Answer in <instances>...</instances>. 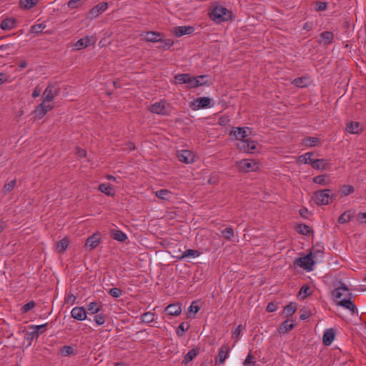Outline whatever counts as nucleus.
<instances>
[{
  "label": "nucleus",
  "instance_id": "f257e3e1",
  "mask_svg": "<svg viewBox=\"0 0 366 366\" xmlns=\"http://www.w3.org/2000/svg\"><path fill=\"white\" fill-rule=\"evenodd\" d=\"M249 129L247 127H235L230 133L231 137L238 141L237 147L238 149L248 153H253L259 151V145L255 141L251 140L249 137Z\"/></svg>",
  "mask_w": 366,
  "mask_h": 366
},
{
  "label": "nucleus",
  "instance_id": "f03ea898",
  "mask_svg": "<svg viewBox=\"0 0 366 366\" xmlns=\"http://www.w3.org/2000/svg\"><path fill=\"white\" fill-rule=\"evenodd\" d=\"M332 296L335 302L354 314L357 309L355 305L351 302V293L349 289L345 286H341L332 292Z\"/></svg>",
  "mask_w": 366,
  "mask_h": 366
},
{
  "label": "nucleus",
  "instance_id": "7ed1b4c3",
  "mask_svg": "<svg viewBox=\"0 0 366 366\" xmlns=\"http://www.w3.org/2000/svg\"><path fill=\"white\" fill-rule=\"evenodd\" d=\"M210 16L212 20L219 23L231 19L232 12L225 7L215 4L213 5V9L210 13Z\"/></svg>",
  "mask_w": 366,
  "mask_h": 366
},
{
  "label": "nucleus",
  "instance_id": "20e7f679",
  "mask_svg": "<svg viewBox=\"0 0 366 366\" xmlns=\"http://www.w3.org/2000/svg\"><path fill=\"white\" fill-rule=\"evenodd\" d=\"M151 112L159 115H169L173 110L170 104L165 101H159L151 104L148 109Z\"/></svg>",
  "mask_w": 366,
  "mask_h": 366
},
{
  "label": "nucleus",
  "instance_id": "39448f33",
  "mask_svg": "<svg viewBox=\"0 0 366 366\" xmlns=\"http://www.w3.org/2000/svg\"><path fill=\"white\" fill-rule=\"evenodd\" d=\"M236 165L238 169L242 172H255L259 169V164L252 159H242L237 162Z\"/></svg>",
  "mask_w": 366,
  "mask_h": 366
},
{
  "label": "nucleus",
  "instance_id": "423d86ee",
  "mask_svg": "<svg viewBox=\"0 0 366 366\" xmlns=\"http://www.w3.org/2000/svg\"><path fill=\"white\" fill-rule=\"evenodd\" d=\"M332 198L330 189H323L316 192L313 195V199L317 204H328Z\"/></svg>",
  "mask_w": 366,
  "mask_h": 366
},
{
  "label": "nucleus",
  "instance_id": "0eeeda50",
  "mask_svg": "<svg viewBox=\"0 0 366 366\" xmlns=\"http://www.w3.org/2000/svg\"><path fill=\"white\" fill-rule=\"evenodd\" d=\"M52 109L53 104L42 101L41 103L39 104L34 110V118L35 119H41L49 111L51 110Z\"/></svg>",
  "mask_w": 366,
  "mask_h": 366
},
{
  "label": "nucleus",
  "instance_id": "6e6552de",
  "mask_svg": "<svg viewBox=\"0 0 366 366\" xmlns=\"http://www.w3.org/2000/svg\"><path fill=\"white\" fill-rule=\"evenodd\" d=\"M295 264L303 269L310 271L312 269V267L315 264L313 254L310 253L305 257L297 259Z\"/></svg>",
  "mask_w": 366,
  "mask_h": 366
},
{
  "label": "nucleus",
  "instance_id": "1a4fd4ad",
  "mask_svg": "<svg viewBox=\"0 0 366 366\" xmlns=\"http://www.w3.org/2000/svg\"><path fill=\"white\" fill-rule=\"evenodd\" d=\"M59 94V88L56 84H49L42 94V101L50 103Z\"/></svg>",
  "mask_w": 366,
  "mask_h": 366
},
{
  "label": "nucleus",
  "instance_id": "9d476101",
  "mask_svg": "<svg viewBox=\"0 0 366 366\" xmlns=\"http://www.w3.org/2000/svg\"><path fill=\"white\" fill-rule=\"evenodd\" d=\"M177 157L181 162L190 164L195 161L196 155L189 150H182L177 153Z\"/></svg>",
  "mask_w": 366,
  "mask_h": 366
},
{
  "label": "nucleus",
  "instance_id": "9b49d317",
  "mask_svg": "<svg viewBox=\"0 0 366 366\" xmlns=\"http://www.w3.org/2000/svg\"><path fill=\"white\" fill-rule=\"evenodd\" d=\"M211 99L209 97H200L194 99L190 107L192 109H199L207 107H210Z\"/></svg>",
  "mask_w": 366,
  "mask_h": 366
},
{
  "label": "nucleus",
  "instance_id": "f8f14e48",
  "mask_svg": "<svg viewBox=\"0 0 366 366\" xmlns=\"http://www.w3.org/2000/svg\"><path fill=\"white\" fill-rule=\"evenodd\" d=\"M230 352V347L228 345H223L219 350V353L216 357L215 363L216 364H223L225 360L227 358L229 353Z\"/></svg>",
  "mask_w": 366,
  "mask_h": 366
},
{
  "label": "nucleus",
  "instance_id": "ddd939ff",
  "mask_svg": "<svg viewBox=\"0 0 366 366\" xmlns=\"http://www.w3.org/2000/svg\"><path fill=\"white\" fill-rule=\"evenodd\" d=\"M101 242V235L99 233H95L89 237L85 243V247L89 250L96 248Z\"/></svg>",
  "mask_w": 366,
  "mask_h": 366
},
{
  "label": "nucleus",
  "instance_id": "4468645a",
  "mask_svg": "<svg viewBox=\"0 0 366 366\" xmlns=\"http://www.w3.org/2000/svg\"><path fill=\"white\" fill-rule=\"evenodd\" d=\"M95 43V39L92 36H86L84 38L80 39L78 40L74 44V47L76 50H80L84 48L89 46V45L94 44Z\"/></svg>",
  "mask_w": 366,
  "mask_h": 366
},
{
  "label": "nucleus",
  "instance_id": "2eb2a0df",
  "mask_svg": "<svg viewBox=\"0 0 366 366\" xmlns=\"http://www.w3.org/2000/svg\"><path fill=\"white\" fill-rule=\"evenodd\" d=\"M71 317L77 320L82 321L86 318V312L82 307H75L71 311Z\"/></svg>",
  "mask_w": 366,
  "mask_h": 366
},
{
  "label": "nucleus",
  "instance_id": "dca6fc26",
  "mask_svg": "<svg viewBox=\"0 0 366 366\" xmlns=\"http://www.w3.org/2000/svg\"><path fill=\"white\" fill-rule=\"evenodd\" d=\"M207 79V76H191L189 75V81L187 83V87L189 88H194L199 86H202L206 84L205 81H199V79Z\"/></svg>",
  "mask_w": 366,
  "mask_h": 366
},
{
  "label": "nucleus",
  "instance_id": "f3484780",
  "mask_svg": "<svg viewBox=\"0 0 366 366\" xmlns=\"http://www.w3.org/2000/svg\"><path fill=\"white\" fill-rule=\"evenodd\" d=\"M108 7V4L106 2H102L98 5L92 8L89 11L91 18L98 17L103 11H104Z\"/></svg>",
  "mask_w": 366,
  "mask_h": 366
},
{
  "label": "nucleus",
  "instance_id": "a211bd4d",
  "mask_svg": "<svg viewBox=\"0 0 366 366\" xmlns=\"http://www.w3.org/2000/svg\"><path fill=\"white\" fill-rule=\"evenodd\" d=\"M194 31V27L190 26H177L173 29V33L177 36H181L185 34H190Z\"/></svg>",
  "mask_w": 366,
  "mask_h": 366
},
{
  "label": "nucleus",
  "instance_id": "6ab92c4d",
  "mask_svg": "<svg viewBox=\"0 0 366 366\" xmlns=\"http://www.w3.org/2000/svg\"><path fill=\"white\" fill-rule=\"evenodd\" d=\"M165 311L169 315L178 316L182 312V307H181L180 303H179V302L174 303V304H170L166 307Z\"/></svg>",
  "mask_w": 366,
  "mask_h": 366
},
{
  "label": "nucleus",
  "instance_id": "aec40b11",
  "mask_svg": "<svg viewBox=\"0 0 366 366\" xmlns=\"http://www.w3.org/2000/svg\"><path fill=\"white\" fill-rule=\"evenodd\" d=\"M335 334L333 329H327L325 330L322 337L323 344L327 346L330 345L335 339Z\"/></svg>",
  "mask_w": 366,
  "mask_h": 366
},
{
  "label": "nucleus",
  "instance_id": "412c9836",
  "mask_svg": "<svg viewBox=\"0 0 366 366\" xmlns=\"http://www.w3.org/2000/svg\"><path fill=\"white\" fill-rule=\"evenodd\" d=\"M162 34L155 31H148L145 34L144 39L147 41L157 42L162 41Z\"/></svg>",
  "mask_w": 366,
  "mask_h": 366
},
{
  "label": "nucleus",
  "instance_id": "4be33fe9",
  "mask_svg": "<svg viewBox=\"0 0 366 366\" xmlns=\"http://www.w3.org/2000/svg\"><path fill=\"white\" fill-rule=\"evenodd\" d=\"M328 162L325 159H316L312 162V167L318 170H325L327 169Z\"/></svg>",
  "mask_w": 366,
  "mask_h": 366
},
{
  "label": "nucleus",
  "instance_id": "5701e85b",
  "mask_svg": "<svg viewBox=\"0 0 366 366\" xmlns=\"http://www.w3.org/2000/svg\"><path fill=\"white\" fill-rule=\"evenodd\" d=\"M346 129L351 134H359L362 132V128L359 122H351L347 124Z\"/></svg>",
  "mask_w": 366,
  "mask_h": 366
},
{
  "label": "nucleus",
  "instance_id": "b1692460",
  "mask_svg": "<svg viewBox=\"0 0 366 366\" xmlns=\"http://www.w3.org/2000/svg\"><path fill=\"white\" fill-rule=\"evenodd\" d=\"M313 153L312 152H307L303 155H301L298 157L297 162L299 163L302 164H308L311 166L312 165V162L315 159L312 158Z\"/></svg>",
  "mask_w": 366,
  "mask_h": 366
},
{
  "label": "nucleus",
  "instance_id": "393cba45",
  "mask_svg": "<svg viewBox=\"0 0 366 366\" xmlns=\"http://www.w3.org/2000/svg\"><path fill=\"white\" fill-rule=\"evenodd\" d=\"M155 195L162 200L169 201L172 198V192L168 189H160L154 192Z\"/></svg>",
  "mask_w": 366,
  "mask_h": 366
},
{
  "label": "nucleus",
  "instance_id": "a878e982",
  "mask_svg": "<svg viewBox=\"0 0 366 366\" xmlns=\"http://www.w3.org/2000/svg\"><path fill=\"white\" fill-rule=\"evenodd\" d=\"M294 327V325L292 322H291L290 320H286L283 322L281 325L278 328V332L280 334H285L290 331Z\"/></svg>",
  "mask_w": 366,
  "mask_h": 366
},
{
  "label": "nucleus",
  "instance_id": "bb28decb",
  "mask_svg": "<svg viewBox=\"0 0 366 366\" xmlns=\"http://www.w3.org/2000/svg\"><path fill=\"white\" fill-rule=\"evenodd\" d=\"M69 244V240L65 237L59 241L56 244V250L57 252L61 253L64 252Z\"/></svg>",
  "mask_w": 366,
  "mask_h": 366
},
{
  "label": "nucleus",
  "instance_id": "cd10ccee",
  "mask_svg": "<svg viewBox=\"0 0 366 366\" xmlns=\"http://www.w3.org/2000/svg\"><path fill=\"white\" fill-rule=\"evenodd\" d=\"M199 254L200 253L198 250L189 249L184 252L179 257V259H182L187 257L194 258L199 256Z\"/></svg>",
  "mask_w": 366,
  "mask_h": 366
},
{
  "label": "nucleus",
  "instance_id": "c85d7f7f",
  "mask_svg": "<svg viewBox=\"0 0 366 366\" xmlns=\"http://www.w3.org/2000/svg\"><path fill=\"white\" fill-rule=\"evenodd\" d=\"M12 44H4L0 46V56H5L14 54Z\"/></svg>",
  "mask_w": 366,
  "mask_h": 366
},
{
  "label": "nucleus",
  "instance_id": "c756f323",
  "mask_svg": "<svg viewBox=\"0 0 366 366\" xmlns=\"http://www.w3.org/2000/svg\"><path fill=\"white\" fill-rule=\"evenodd\" d=\"M334 35L330 31H324L320 34L321 42L325 44H330L332 41Z\"/></svg>",
  "mask_w": 366,
  "mask_h": 366
},
{
  "label": "nucleus",
  "instance_id": "7c9ffc66",
  "mask_svg": "<svg viewBox=\"0 0 366 366\" xmlns=\"http://www.w3.org/2000/svg\"><path fill=\"white\" fill-rule=\"evenodd\" d=\"M199 350L198 348H194L189 350L184 357V360H183V363H188L192 361L199 353Z\"/></svg>",
  "mask_w": 366,
  "mask_h": 366
},
{
  "label": "nucleus",
  "instance_id": "2f4dec72",
  "mask_svg": "<svg viewBox=\"0 0 366 366\" xmlns=\"http://www.w3.org/2000/svg\"><path fill=\"white\" fill-rule=\"evenodd\" d=\"M99 191L104 193L107 196H113L114 194L113 188L110 185L107 184H101L99 186Z\"/></svg>",
  "mask_w": 366,
  "mask_h": 366
},
{
  "label": "nucleus",
  "instance_id": "473e14b6",
  "mask_svg": "<svg viewBox=\"0 0 366 366\" xmlns=\"http://www.w3.org/2000/svg\"><path fill=\"white\" fill-rule=\"evenodd\" d=\"M292 84L295 85L297 87L302 88V87H305V86H307V84H309V80L306 77H300V78L295 79L292 81Z\"/></svg>",
  "mask_w": 366,
  "mask_h": 366
},
{
  "label": "nucleus",
  "instance_id": "72a5a7b5",
  "mask_svg": "<svg viewBox=\"0 0 366 366\" xmlns=\"http://www.w3.org/2000/svg\"><path fill=\"white\" fill-rule=\"evenodd\" d=\"M313 182L321 185H327L329 184V179L326 174L316 176L313 178Z\"/></svg>",
  "mask_w": 366,
  "mask_h": 366
},
{
  "label": "nucleus",
  "instance_id": "f704fd0d",
  "mask_svg": "<svg viewBox=\"0 0 366 366\" xmlns=\"http://www.w3.org/2000/svg\"><path fill=\"white\" fill-rule=\"evenodd\" d=\"M39 0H20L21 7L29 9L35 6L38 3Z\"/></svg>",
  "mask_w": 366,
  "mask_h": 366
},
{
  "label": "nucleus",
  "instance_id": "c9c22d12",
  "mask_svg": "<svg viewBox=\"0 0 366 366\" xmlns=\"http://www.w3.org/2000/svg\"><path fill=\"white\" fill-rule=\"evenodd\" d=\"M296 230L301 234L308 235L311 232V229L306 224H300L296 226Z\"/></svg>",
  "mask_w": 366,
  "mask_h": 366
},
{
  "label": "nucleus",
  "instance_id": "e433bc0d",
  "mask_svg": "<svg viewBox=\"0 0 366 366\" xmlns=\"http://www.w3.org/2000/svg\"><path fill=\"white\" fill-rule=\"evenodd\" d=\"M112 234L113 238L117 241L124 242L127 239V235L120 230H112Z\"/></svg>",
  "mask_w": 366,
  "mask_h": 366
},
{
  "label": "nucleus",
  "instance_id": "4c0bfd02",
  "mask_svg": "<svg viewBox=\"0 0 366 366\" xmlns=\"http://www.w3.org/2000/svg\"><path fill=\"white\" fill-rule=\"evenodd\" d=\"M14 25V20H13L11 19H6L4 21H2L0 26L3 30H8V29L13 28Z\"/></svg>",
  "mask_w": 366,
  "mask_h": 366
},
{
  "label": "nucleus",
  "instance_id": "58836bf2",
  "mask_svg": "<svg viewBox=\"0 0 366 366\" xmlns=\"http://www.w3.org/2000/svg\"><path fill=\"white\" fill-rule=\"evenodd\" d=\"M189 74H182L177 75L174 77L176 84H186L189 81Z\"/></svg>",
  "mask_w": 366,
  "mask_h": 366
},
{
  "label": "nucleus",
  "instance_id": "ea45409f",
  "mask_svg": "<svg viewBox=\"0 0 366 366\" xmlns=\"http://www.w3.org/2000/svg\"><path fill=\"white\" fill-rule=\"evenodd\" d=\"M352 217V214L350 212H345L342 215H340L338 218V222L340 224H344L350 220Z\"/></svg>",
  "mask_w": 366,
  "mask_h": 366
},
{
  "label": "nucleus",
  "instance_id": "a19ab883",
  "mask_svg": "<svg viewBox=\"0 0 366 366\" xmlns=\"http://www.w3.org/2000/svg\"><path fill=\"white\" fill-rule=\"evenodd\" d=\"M199 310V307L197 305L196 302H193L190 305L188 311V316L189 317H194L195 314H197Z\"/></svg>",
  "mask_w": 366,
  "mask_h": 366
},
{
  "label": "nucleus",
  "instance_id": "79ce46f5",
  "mask_svg": "<svg viewBox=\"0 0 366 366\" xmlns=\"http://www.w3.org/2000/svg\"><path fill=\"white\" fill-rule=\"evenodd\" d=\"M319 139L317 137H307L303 140V144L308 147H314L319 142Z\"/></svg>",
  "mask_w": 366,
  "mask_h": 366
},
{
  "label": "nucleus",
  "instance_id": "37998d69",
  "mask_svg": "<svg viewBox=\"0 0 366 366\" xmlns=\"http://www.w3.org/2000/svg\"><path fill=\"white\" fill-rule=\"evenodd\" d=\"M297 308L295 305L290 304L285 307L284 313L287 317L292 316L296 311Z\"/></svg>",
  "mask_w": 366,
  "mask_h": 366
},
{
  "label": "nucleus",
  "instance_id": "c03bdc74",
  "mask_svg": "<svg viewBox=\"0 0 366 366\" xmlns=\"http://www.w3.org/2000/svg\"><path fill=\"white\" fill-rule=\"evenodd\" d=\"M101 306L99 305L97 302H90L88 305V310L92 314H97L100 311Z\"/></svg>",
  "mask_w": 366,
  "mask_h": 366
},
{
  "label": "nucleus",
  "instance_id": "a18cd8bd",
  "mask_svg": "<svg viewBox=\"0 0 366 366\" xmlns=\"http://www.w3.org/2000/svg\"><path fill=\"white\" fill-rule=\"evenodd\" d=\"M154 314L151 312H145L142 315V321L146 323L152 322L154 320Z\"/></svg>",
  "mask_w": 366,
  "mask_h": 366
},
{
  "label": "nucleus",
  "instance_id": "49530a36",
  "mask_svg": "<svg viewBox=\"0 0 366 366\" xmlns=\"http://www.w3.org/2000/svg\"><path fill=\"white\" fill-rule=\"evenodd\" d=\"M46 28V25L44 24H38L31 26V32L34 34L41 33Z\"/></svg>",
  "mask_w": 366,
  "mask_h": 366
},
{
  "label": "nucleus",
  "instance_id": "de8ad7c7",
  "mask_svg": "<svg viewBox=\"0 0 366 366\" xmlns=\"http://www.w3.org/2000/svg\"><path fill=\"white\" fill-rule=\"evenodd\" d=\"M254 357L249 352L244 361V366H255Z\"/></svg>",
  "mask_w": 366,
  "mask_h": 366
},
{
  "label": "nucleus",
  "instance_id": "09e8293b",
  "mask_svg": "<svg viewBox=\"0 0 366 366\" xmlns=\"http://www.w3.org/2000/svg\"><path fill=\"white\" fill-rule=\"evenodd\" d=\"M46 324L41 325H34L31 327V328L34 330L33 333L36 334L38 336L39 334L44 332V328L46 327Z\"/></svg>",
  "mask_w": 366,
  "mask_h": 366
},
{
  "label": "nucleus",
  "instance_id": "8fccbe9b",
  "mask_svg": "<svg viewBox=\"0 0 366 366\" xmlns=\"http://www.w3.org/2000/svg\"><path fill=\"white\" fill-rule=\"evenodd\" d=\"M74 352L73 348L71 346H64L61 347L60 352L62 356H67L72 354Z\"/></svg>",
  "mask_w": 366,
  "mask_h": 366
},
{
  "label": "nucleus",
  "instance_id": "3c124183",
  "mask_svg": "<svg viewBox=\"0 0 366 366\" xmlns=\"http://www.w3.org/2000/svg\"><path fill=\"white\" fill-rule=\"evenodd\" d=\"M222 233L224 237L227 239H230L234 235L233 229L231 227L224 229Z\"/></svg>",
  "mask_w": 366,
  "mask_h": 366
},
{
  "label": "nucleus",
  "instance_id": "603ef678",
  "mask_svg": "<svg viewBox=\"0 0 366 366\" xmlns=\"http://www.w3.org/2000/svg\"><path fill=\"white\" fill-rule=\"evenodd\" d=\"M15 185H16V180L10 181L9 182H8L7 184H6L4 185V192L5 193L11 192L15 187Z\"/></svg>",
  "mask_w": 366,
  "mask_h": 366
},
{
  "label": "nucleus",
  "instance_id": "864d4df0",
  "mask_svg": "<svg viewBox=\"0 0 366 366\" xmlns=\"http://www.w3.org/2000/svg\"><path fill=\"white\" fill-rule=\"evenodd\" d=\"M109 293L111 296L117 298L122 295V291L120 289L115 287L110 289Z\"/></svg>",
  "mask_w": 366,
  "mask_h": 366
},
{
  "label": "nucleus",
  "instance_id": "5fc2aeb1",
  "mask_svg": "<svg viewBox=\"0 0 366 366\" xmlns=\"http://www.w3.org/2000/svg\"><path fill=\"white\" fill-rule=\"evenodd\" d=\"M35 302L34 301H31L28 302L27 304L24 305L21 307V311L24 313L29 312V310H32L35 307Z\"/></svg>",
  "mask_w": 366,
  "mask_h": 366
},
{
  "label": "nucleus",
  "instance_id": "6e6d98bb",
  "mask_svg": "<svg viewBox=\"0 0 366 366\" xmlns=\"http://www.w3.org/2000/svg\"><path fill=\"white\" fill-rule=\"evenodd\" d=\"M242 326L238 325L237 327L232 332V338L234 339L235 342H237L239 340V337L242 332Z\"/></svg>",
  "mask_w": 366,
  "mask_h": 366
},
{
  "label": "nucleus",
  "instance_id": "4d7b16f0",
  "mask_svg": "<svg viewBox=\"0 0 366 366\" xmlns=\"http://www.w3.org/2000/svg\"><path fill=\"white\" fill-rule=\"evenodd\" d=\"M354 192V187L350 185H345L342 187V193L344 195H348Z\"/></svg>",
  "mask_w": 366,
  "mask_h": 366
},
{
  "label": "nucleus",
  "instance_id": "13d9d810",
  "mask_svg": "<svg viewBox=\"0 0 366 366\" xmlns=\"http://www.w3.org/2000/svg\"><path fill=\"white\" fill-rule=\"evenodd\" d=\"M81 0H70L67 5L70 9H76L80 6Z\"/></svg>",
  "mask_w": 366,
  "mask_h": 366
},
{
  "label": "nucleus",
  "instance_id": "bf43d9fd",
  "mask_svg": "<svg viewBox=\"0 0 366 366\" xmlns=\"http://www.w3.org/2000/svg\"><path fill=\"white\" fill-rule=\"evenodd\" d=\"M94 321L98 325H102L105 322V317L103 315L99 314L94 317Z\"/></svg>",
  "mask_w": 366,
  "mask_h": 366
},
{
  "label": "nucleus",
  "instance_id": "052dcab7",
  "mask_svg": "<svg viewBox=\"0 0 366 366\" xmlns=\"http://www.w3.org/2000/svg\"><path fill=\"white\" fill-rule=\"evenodd\" d=\"M310 290V287L307 285H303L301 289H300V291L299 292V295H302V297H305L306 296H307L308 295L310 294V292H309Z\"/></svg>",
  "mask_w": 366,
  "mask_h": 366
},
{
  "label": "nucleus",
  "instance_id": "680f3d73",
  "mask_svg": "<svg viewBox=\"0 0 366 366\" xmlns=\"http://www.w3.org/2000/svg\"><path fill=\"white\" fill-rule=\"evenodd\" d=\"M356 219L360 223H366V212L357 214L356 216Z\"/></svg>",
  "mask_w": 366,
  "mask_h": 366
},
{
  "label": "nucleus",
  "instance_id": "e2e57ef3",
  "mask_svg": "<svg viewBox=\"0 0 366 366\" xmlns=\"http://www.w3.org/2000/svg\"><path fill=\"white\" fill-rule=\"evenodd\" d=\"M189 328V326L185 324L184 322H182L179 325V330H180L182 331V333L179 334V330L177 331V334L179 335H182V333H184L185 331H187Z\"/></svg>",
  "mask_w": 366,
  "mask_h": 366
},
{
  "label": "nucleus",
  "instance_id": "0e129e2a",
  "mask_svg": "<svg viewBox=\"0 0 366 366\" xmlns=\"http://www.w3.org/2000/svg\"><path fill=\"white\" fill-rule=\"evenodd\" d=\"M327 8V4L325 2H318L317 3V11H324Z\"/></svg>",
  "mask_w": 366,
  "mask_h": 366
},
{
  "label": "nucleus",
  "instance_id": "69168bd1",
  "mask_svg": "<svg viewBox=\"0 0 366 366\" xmlns=\"http://www.w3.org/2000/svg\"><path fill=\"white\" fill-rule=\"evenodd\" d=\"M277 310V306L273 303V302H269L268 305H267V312H274Z\"/></svg>",
  "mask_w": 366,
  "mask_h": 366
},
{
  "label": "nucleus",
  "instance_id": "338daca9",
  "mask_svg": "<svg viewBox=\"0 0 366 366\" xmlns=\"http://www.w3.org/2000/svg\"><path fill=\"white\" fill-rule=\"evenodd\" d=\"M77 154L79 157H86V152L84 149L77 148L76 149Z\"/></svg>",
  "mask_w": 366,
  "mask_h": 366
},
{
  "label": "nucleus",
  "instance_id": "774afa93",
  "mask_svg": "<svg viewBox=\"0 0 366 366\" xmlns=\"http://www.w3.org/2000/svg\"><path fill=\"white\" fill-rule=\"evenodd\" d=\"M7 81V76L3 73H0V85Z\"/></svg>",
  "mask_w": 366,
  "mask_h": 366
}]
</instances>
